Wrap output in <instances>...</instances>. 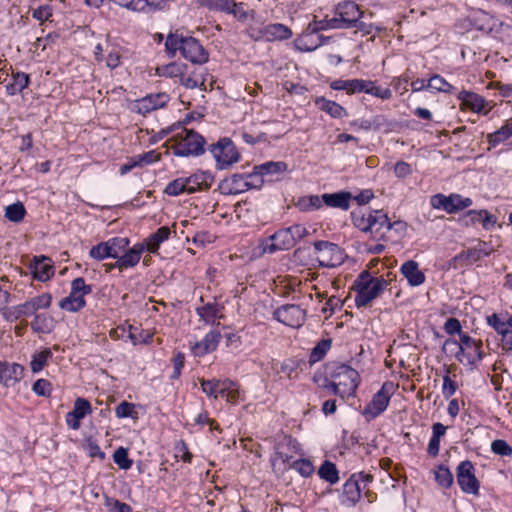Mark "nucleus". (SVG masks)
Segmentation results:
<instances>
[{"mask_svg":"<svg viewBox=\"0 0 512 512\" xmlns=\"http://www.w3.org/2000/svg\"><path fill=\"white\" fill-rule=\"evenodd\" d=\"M387 286L388 281L383 277H373L368 271H362L353 283V289L356 291V307L361 308L369 305Z\"/></svg>","mask_w":512,"mask_h":512,"instance_id":"1","label":"nucleus"},{"mask_svg":"<svg viewBox=\"0 0 512 512\" xmlns=\"http://www.w3.org/2000/svg\"><path fill=\"white\" fill-rule=\"evenodd\" d=\"M362 17L363 13L355 2L344 1L337 5L335 16L331 19H325V26H320V28L349 29L354 27L355 23Z\"/></svg>","mask_w":512,"mask_h":512,"instance_id":"2","label":"nucleus"},{"mask_svg":"<svg viewBox=\"0 0 512 512\" xmlns=\"http://www.w3.org/2000/svg\"><path fill=\"white\" fill-rule=\"evenodd\" d=\"M264 180L257 175L250 174H233L229 178L221 181L219 189L225 195H235L248 191L249 189L261 188Z\"/></svg>","mask_w":512,"mask_h":512,"instance_id":"3","label":"nucleus"},{"mask_svg":"<svg viewBox=\"0 0 512 512\" xmlns=\"http://www.w3.org/2000/svg\"><path fill=\"white\" fill-rule=\"evenodd\" d=\"M330 378H334L347 398L354 397L360 384V375L347 364H337L330 372ZM339 391V389H337Z\"/></svg>","mask_w":512,"mask_h":512,"instance_id":"4","label":"nucleus"},{"mask_svg":"<svg viewBox=\"0 0 512 512\" xmlns=\"http://www.w3.org/2000/svg\"><path fill=\"white\" fill-rule=\"evenodd\" d=\"M90 293H92V286L87 285L82 277L75 278L71 282L69 295L60 300L59 307L62 310L76 313L85 307L84 297Z\"/></svg>","mask_w":512,"mask_h":512,"instance_id":"5","label":"nucleus"},{"mask_svg":"<svg viewBox=\"0 0 512 512\" xmlns=\"http://www.w3.org/2000/svg\"><path fill=\"white\" fill-rule=\"evenodd\" d=\"M208 150L216 161L217 169L220 170L226 169L240 160L239 152L233 141L228 137L221 138L217 143L211 144Z\"/></svg>","mask_w":512,"mask_h":512,"instance_id":"6","label":"nucleus"},{"mask_svg":"<svg viewBox=\"0 0 512 512\" xmlns=\"http://www.w3.org/2000/svg\"><path fill=\"white\" fill-rule=\"evenodd\" d=\"M396 385L392 381H385L380 390L375 393L371 401L365 406L362 414L369 421L380 416L388 407Z\"/></svg>","mask_w":512,"mask_h":512,"instance_id":"7","label":"nucleus"},{"mask_svg":"<svg viewBox=\"0 0 512 512\" xmlns=\"http://www.w3.org/2000/svg\"><path fill=\"white\" fill-rule=\"evenodd\" d=\"M184 136L173 147V154L180 157L200 156L205 152V138L194 130H183Z\"/></svg>","mask_w":512,"mask_h":512,"instance_id":"8","label":"nucleus"},{"mask_svg":"<svg viewBox=\"0 0 512 512\" xmlns=\"http://www.w3.org/2000/svg\"><path fill=\"white\" fill-rule=\"evenodd\" d=\"M373 481V476L363 472L352 474L343 485L341 503L355 506L360 500L361 492Z\"/></svg>","mask_w":512,"mask_h":512,"instance_id":"9","label":"nucleus"},{"mask_svg":"<svg viewBox=\"0 0 512 512\" xmlns=\"http://www.w3.org/2000/svg\"><path fill=\"white\" fill-rule=\"evenodd\" d=\"M313 247L320 267L334 268L344 261V252L336 243L319 240L313 243Z\"/></svg>","mask_w":512,"mask_h":512,"instance_id":"10","label":"nucleus"},{"mask_svg":"<svg viewBox=\"0 0 512 512\" xmlns=\"http://www.w3.org/2000/svg\"><path fill=\"white\" fill-rule=\"evenodd\" d=\"M456 479L463 493L479 495L480 482L475 475V467L470 460H464L458 464Z\"/></svg>","mask_w":512,"mask_h":512,"instance_id":"11","label":"nucleus"},{"mask_svg":"<svg viewBox=\"0 0 512 512\" xmlns=\"http://www.w3.org/2000/svg\"><path fill=\"white\" fill-rule=\"evenodd\" d=\"M320 26H325L324 20L309 24L304 33L295 40V48L301 52H312L324 44V37L318 32L326 28Z\"/></svg>","mask_w":512,"mask_h":512,"instance_id":"12","label":"nucleus"},{"mask_svg":"<svg viewBox=\"0 0 512 512\" xmlns=\"http://www.w3.org/2000/svg\"><path fill=\"white\" fill-rule=\"evenodd\" d=\"M498 218L487 209L468 210L458 218V222L463 227H473L481 224L486 231L492 230L497 224Z\"/></svg>","mask_w":512,"mask_h":512,"instance_id":"13","label":"nucleus"},{"mask_svg":"<svg viewBox=\"0 0 512 512\" xmlns=\"http://www.w3.org/2000/svg\"><path fill=\"white\" fill-rule=\"evenodd\" d=\"M273 316L284 325L299 328L306 320V310L302 309L299 305L285 304L277 308Z\"/></svg>","mask_w":512,"mask_h":512,"instance_id":"14","label":"nucleus"},{"mask_svg":"<svg viewBox=\"0 0 512 512\" xmlns=\"http://www.w3.org/2000/svg\"><path fill=\"white\" fill-rule=\"evenodd\" d=\"M370 222H371V230L369 233L373 236L374 239H383L385 233L392 230L395 226H399L401 229L405 227V222L403 221H395L390 222L386 213L383 210H373L370 211Z\"/></svg>","mask_w":512,"mask_h":512,"instance_id":"15","label":"nucleus"},{"mask_svg":"<svg viewBox=\"0 0 512 512\" xmlns=\"http://www.w3.org/2000/svg\"><path fill=\"white\" fill-rule=\"evenodd\" d=\"M181 55L193 64H204L209 59V54L198 39L186 36L182 46Z\"/></svg>","mask_w":512,"mask_h":512,"instance_id":"16","label":"nucleus"},{"mask_svg":"<svg viewBox=\"0 0 512 512\" xmlns=\"http://www.w3.org/2000/svg\"><path fill=\"white\" fill-rule=\"evenodd\" d=\"M169 100L170 97L166 93L148 94L136 100L133 109L139 114L146 115L154 110L163 108Z\"/></svg>","mask_w":512,"mask_h":512,"instance_id":"17","label":"nucleus"},{"mask_svg":"<svg viewBox=\"0 0 512 512\" xmlns=\"http://www.w3.org/2000/svg\"><path fill=\"white\" fill-rule=\"evenodd\" d=\"M52 302V295L50 293H43L35 296L26 302L16 306V315L18 316H31L35 315L40 309H47Z\"/></svg>","mask_w":512,"mask_h":512,"instance_id":"18","label":"nucleus"},{"mask_svg":"<svg viewBox=\"0 0 512 512\" xmlns=\"http://www.w3.org/2000/svg\"><path fill=\"white\" fill-rule=\"evenodd\" d=\"M92 407L90 402L85 398H77L74 402L73 410L66 414L65 420L69 428L78 430L80 421L88 414H91Z\"/></svg>","mask_w":512,"mask_h":512,"instance_id":"19","label":"nucleus"},{"mask_svg":"<svg viewBox=\"0 0 512 512\" xmlns=\"http://www.w3.org/2000/svg\"><path fill=\"white\" fill-rule=\"evenodd\" d=\"M23 373L24 368L22 365L0 360V384L3 386H14L22 379Z\"/></svg>","mask_w":512,"mask_h":512,"instance_id":"20","label":"nucleus"},{"mask_svg":"<svg viewBox=\"0 0 512 512\" xmlns=\"http://www.w3.org/2000/svg\"><path fill=\"white\" fill-rule=\"evenodd\" d=\"M291 29L282 23H272L264 26L255 39H265L266 41H283L292 37Z\"/></svg>","mask_w":512,"mask_h":512,"instance_id":"21","label":"nucleus"},{"mask_svg":"<svg viewBox=\"0 0 512 512\" xmlns=\"http://www.w3.org/2000/svg\"><path fill=\"white\" fill-rule=\"evenodd\" d=\"M484 257H486V252L481 250L477 245L455 255L449 261V266L455 269L458 267L469 266L480 261Z\"/></svg>","mask_w":512,"mask_h":512,"instance_id":"22","label":"nucleus"},{"mask_svg":"<svg viewBox=\"0 0 512 512\" xmlns=\"http://www.w3.org/2000/svg\"><path fill=\"white\" fill-rule=\"evenodd\" d=\"M268 241L271 243L264 246V251L270 254L276 251H287L294 247L287 228L277 230L268 238Z\"/></svg>","mask_w":512,"mask_h":512,"instance_id":"23","label":"nucleus"},{"mask_svg":"<svg viewBox=\"0 0 512 512\" xmlns=\"http://www.w3.org/2000/svg\"><path fill=\"white\" fill-rule=\"evenodd\" d=\"M352 198V193L344 190L335 193L322 194L323 205L331 208L341 209L343 211L350 209Z\"/></svg>","mask_w":512,"mask_h":512,"instance_id":"24","label":"nucleus"},{"mask_svg":"<svg viewBox=\"0 0 512 512\" xmlns=\"http://www.w3.org/2000/svg\"><path fill=\"white\" fill-rule=\"evenodd\" d=\"M171 235V229L168 226H161L154 233L150 234L143 242H139L143 245L144 251L156 254L163 242L169 239Z\"/></svg>","mask_w":512,"mask_h":512,"instance_id":"25","label":"nucleus"},{"mask_svg":"<svg viewBox=\"0 0 512 512\" xmlns=\"http://www.w3.org/2000/svg\"><path fill=\"white\" fill-rule=\"evenodd\" d=\"M221 339V333L217 330L208 332L205 337L192 347L195 356H204L215 351Z\"/></svg>","mask_w":512,"mask_h":512,"instance_id":"26","label":"nucleus"},{"mask_svg":"<svg viewBox=\"0 0 512 512\" xmlns=\"http://www.w3.org/2000/svg\"><path fill=\"white\" fill-rule=\"evenodd\" d=\"M458 99L461 101V106H464L473 112L484 114L488 113V111H485L487 102L484 97L480 96L479 94L462 90L458 94Z\"/></svg>","mask_w":512,"mask_h":512,"instance_id":"27","label":"nucleus"},{"mask_svg":"<svg viewBox=\"0 0 512 512\" xmlns=\"http://www.w3.org/2000/svg\"><path fill=\"white\" fill-rule=\"evenodd\" d=\"M143 252V245L136 243L132 248L128 249L123 255L119 256L114 265H116L120 271L134 267L139 263Z\"/></svg>","mask_w":512,"mask_h":512,"instance_id":"28","label":"nucleus"},{"mask_svg":"<svg viewBox=\"0 0 512 512\" xmlns=\"http://www.w3.org/2000/svg\"><path fill=\"white\" fill-rule=\"evenodd\" d=\"M400 271L407 279L410 286H420L425 282L426 277L424 273L419 270V265L414 260L404 262L400 267Z\"/></svg>","mask_w":512,"mask_h":512,"instance_id":"29","label":"nucleus"},{"mask_svg":"<svg viewBox=\"0 0 512 512\" xmlns=\"http://www.w3.org/2000/svg\"><path fill=\"white\" fill-rule=\"evenodd\" d=\"M224 306L216 302H208L200 307L196 308V313L200 320L206 324L213 325L217 319L223 317L222 311Z\"/></svg>","mask_w":512,"mask_h":512,"instance_id":"30","label":"nucleus"},{"mask_svg":"<svg viewBox=\"0 0 512 512\" xmlns=\"http://www.w3.org/2000/svg\"><path fill=\"white\" fill-rule=\"evenodd\" d=\"M49 258L45 256L34 257L33 262L30 265L32 273L35 279L45 282L54 275V268L51 264L47 263Z\"/></svg>","mask_w":512,"mask_h":512,"instance_id":"31","label":"nucleus"},{"mask_svg":"<svg viewBox=\"0 0 512 512\" xmlns=\"http://www.w3.org/2000/svg\"><path fill=\"white\" fill-rule=\"evenodd\" d=\"M287 170L288 165L284 161H268L254 166L252 174L263 180L264 176L282 174Z\"/></svg>","mask_w":512,"mask_h":512,"instance_id":"32","label":"nucleus"},{"mask_svg":"<svg viewBox=\"0 0 512 512\" xmlns=\"http://www.w3.org/2000/svg\"><path fill=\"white\" fill-rule=\"evenodd\" d=\"M315 104L321 111L326 112L332 118L340 119L347 115V111L343 106L324 97L317 98Z\"/></svg>","mask_w":512,"mask_h":512,"instance_id":"33","label":"nucleus"},{"mask_svg":"<svg viewBox=\"0 0 512 512\" xmlns=\"http://www.w3.org/2000/svg\"><path fill=\"white\" fill-rule=\"evenodd\" d=\"M296 208L301 212L320 210L323 206L322 195H304L295 202Z\"/></svg>","mask_w":512,"mask_h":512,"instance_id":"34","label":"nucleus"},{"mask_svg":"<svg viewBox=\"0 0 512 512\" xmlns=\"http://www.w3.org/2000/svg\"><path fill=\"white\" fill-rule=\"evenodd\" d=\"M512 136V118L505 121L503 126L487 135V142L491 147H496Z\"/></svg>","mask_w":512,"mask_h":512,"instance_id":"35","label":"nucleus"},{"mask_svg":"<svg viewBox=\"0 0 512 512\" xmlns=\"http://www.w3.org/2000/svg\"><path fill=\"white\" fill-rule=\"evenodd\" d=\"M30 84V76L24 72H16L12 74V83L6 86L8 95L13 96L21 93Z\"/></svg>","mask_w":512,"mask_h":512,"instance_id":"36","label":"nucleus"},{"mask_svg":"<svg viewBox=\"0 0 512 512\" xmlns=\"http://www.w3.org/2000/svg\"><path fill=\"white\" fill-rule=\"evenodd\" d=\"M460 344H462L465 349H468L473 352L475 355L474 357L481 361L484 358V352L482 351V341L481 340H475L471 336H469L467 333L460 334Z\"/></svg>","mask_w":512,"mask_h":512,"instance_id":"37","label":"nucleus"},{"mask_svg":"<svg viewBox=\"0 0 512 512\" xmlns=\"http://www.w3.org/2000/svg\"><path fill=\"white\" fill-rule=\"evenodd\" d=\"M351 219L353 225L362 232L371 230L370 211L366 213L363 209L354 210L351 212Z\"/></svg>","mask_w":512,"mask_h":512,"instance_id":"38","label":"nucleus"},{"mask_svg":"<svg viewBox=\"0 0 512 512\" xmlns=\"http://www.w3.org/2000/svg\"><path fill=\"white\" fill-rule=\"evenodd\" d=\"M331 343V339H322L321 341H319L310 352L308 360L309 364L313 365L321 361L331 348Z\"/></svg>","mask_w":512,"mask_h":512,"instance_id":"39","label":"nucleus"},{"mask_svg":"<svg viewBox=\"0 0 512 512\" xmlns=\"http://www.w3.org/2000/svg\"><path fill=\"white\" fill-rule=\"evenodd\" d=\"M318 475L321 479H324L330 484H335L339 481V474L336 465L328 460L324 461L320 466Z\"/></svg>","mask_w":512,"mask_h":512,"instance_id":"40","label":"nucleus"},{"mask_svg":"<svg viewBox=\"0 0 512 512\" xmlns=\"http://www.w3.org/2000/svg\"><path fill=\"white\" fill-rule=\"evenodd\" d=\"M52 351L49 348L42 350L39 353L32 355L30 367L33 373H38L43 370L47 361L52 358Z\"/></svg>","mask_w":512,"mask_h":512,"instance_id":"41","label":"nucleus"},{"mask_svg":"<svg viewBox=\"0 0 512 512\" xmlns=\"http://www.w3.org/2000/svg\"><path fill=\"white\" fill-rule=\"evenodd\" d=\"M52 318L47 314H35L30 326L34 332L49 333L51 331Z\"/></svg>","mask_w":512,"mask_h":512,"instance_id":"42","label":"nucleus"},{"mask_svg":"<svg viewBox=\"0 0 512 512\" xmlns=\"http://www.w3.org/2000/svg\"><path fill=\"white\" fill-rule=\"evenodd\" d=\"M26 215V209L22 202L10 204L5 209V217L14 223L21 222Z\"/></svg>","mask_w":512,"mask_h":512,"instance_id":"43","label":"nucleus"},{"mask_svg":"<svg viewBox=\"0 0 512 512\" xmlns=\"http://www.w3.org/2000/svg\"><path fill=\"white\" fill-rule=\"evenodd\" d=\"M185 37L177 33H170L165 41L166 52L170 57H175L177 51L182 52V46Z\"/></svg>","mask_w":512,"mask_h":512,"instance_id":"44","label":"nucleus"},{"mask_svg":"<svg viewBox=\"0 0 512 512\" xmlns=\"http://www.w3.org/2000/svg\"><path fill=\"white\" fill-rule=\"evenodd\" d=\"M435 480L442 488H450L454 478L449 468L443 464L439 465L435 470Z\"/></svg>","mask_w":512,"mask_h":512,"instance_id":"45","label":"nucleus"},{"mask_svg":"<svg viewBox=\"0 0 512 512\" xmlns=\"http://www.w3.org/2000/svg\"><path fill=\"white\" fill-rule=\"evenodd\" d=\"M201 5L211 11L228 13L235 6L234 0H201Z\"/></svg>","mask_w":512,"mask_h":512,"instance_id":"46","label":"nucleus"},{"mask_svg":"<svg viewBox=\"0 0 512 512\" xmlns=\"http://www.w3.org/2000/svg\"><path fill=\"white\" fill-rule=\"evenodd\" d=\"M427 88L444 93H452L455 89L453 85L448 83L442 76L438 74H434L429 78Z\"/></svg>","mask_w":512,"mask_h":512,"instance_id":"47","label":"nucleus"},{"mask_svg":"<svg viewBox=\"0 0 512 512\" xmlns=\"http://www.w3.org/2000/svg\"><path fill=\"white\" fill-rule=\"evenodd\" d=\"M449 345H454L458 348V351L456 352L455 357L459 362H463L464 361L463 358H466L467 364L470 366H475L476 363L478 362V360L472 355V353H470V352L465 353V350H466L465 347L462 344H460L457 340L447 339L444 343V346H449Z\"/></svg>","mask_w":512,"mask_h":512,"instance_id":"48","label":"nucleus"},{"mask_svg":"<svg viewBox=\"0 0 512 512\" xmlns=\"http://www.w3.org/2000/svg\"><path fill=\"white\" fill-rule=\"evenodd\" d=\"M112 258L117 259L120 253L124 252L130 244L127 237H114L107 240Z\"/></svg>","mask_w":512,"mask_h":512,"instance_id":"49","label":"nucleus"},{"mask_svg":"<svg viewBox=\"0 0 512 512\" xmlns=\"http://www.w3.org/2000/svg\"><path fill=\"white\" fill-rule=\"evenodd\" d=\"M289 468L296 470L303 477H309L314 472V466L312 462L304 458L292 461L291 465H289Z\"/></svg>","mask_w":512,"mask_h":512,"instance_id":"50","label":"nucleus"},{"mask_svg":"<svg viewBox=\"0 0 512 512\" xmlns=\"http://www.w3.org/2000/svg\"><path fill=\"white\" fill-rule=\"evenodd\" d=\"M136 406L135 404L127 401H122L116 408H115V414L117 418H138V413L135 410Z\"/></svg>","mask_w":512,"mask_h":512,"instance_id":"51","label":"nucleus"},{"mask_svg":"<svg viewBox=\"0 0 512 512\" xmlns=\"http://www.w3.org/2000/svg\"><path fill=\"white\" fill-rule=\"evenodd\" d=\"M201 384V390L203 393L207 395V397L211 399H217L218 398V391L221 385V380H200Z\"/></svg>","mask_w":512,"mask_h":512,"instance_id":"52","label":"nucleus"},{"mask_svg":"<svg viewBox=\"0 0 512 512\" xmlns=\"http://www.w3.org/2000/svg\"><path fill=\"white\" fill-rule=\"evenodd\" d=\"M114 462L119 468L128 470L132 467L133 461L128 457V451L124 447H119L113 454Z\"/></svg>","mask_w":512,"mask_h":512,"instance_id":"53","label":"nucleus"},{"mask_svg":"<svg viewBox=\"0 0 512 512\" xmlns=\"http://www.w3.org/2000/svg\"><path fill=\"white\" fill-rule=\"evenodd\" d=\"M357 80L358 79H337L330 83V88L333 90H345L348 94H355L357 93Z\"/></svg>","mask_w":512,"mask_h":512,"instance_id":"54","label":"nucleus"},{"mask_svg":"<svg viewBox=\"0 0 512 512\" xmlns=\"http://www.w3.org/2000/svg\"><path fill=\"white\" fill-rule=\"evenodd\" d=\"M89 255L91 258L98 261L104 260L106 258H112V254L110 253L107 241L100 242L99 244L93 246L89 251Z\"/></svg>","mask_w":512,"mask_h":512,"instance_id":"55","label":"nucleus"},{"mask_svg":"<svg viewBox=\"0 0 512 512\" xmlns=\"http://www.w3.org/2000/svg\"><path fill=\"white\" fill-rule=\"evenodd\" d=\"M289 234H290V239L293 243V245L295 246L300 240H302L303 238H305L306 236L309 235V231L307 230V228L303 225V224H293L289 227H286Z\"/></svg>","mask_w":512,"mask_h":512,"instance_id":"56","label":"nucleus"},{"mask_svg":"<svg viewBox=\"0 0 512 512\" xmlns=\"http://www.w3.org/2000/svg\"><path fill=\"white\" fill-rule=\"evenodd\" d=\"M164 193L169 196H178L182 193H186V187L183 177L177 178L169 182L164 189Z\"/></svg>","mask_w":512,"mask_h":512,"instance_id":"57","label":"nucleus"},{"mask_svg":"<svg viewBox=\"0 0 512 512\" xmlns=\"http://www.w3.org/2000/svg\"><path fill=\"white\" fill-rule=\"evenodd\" d=\"M32 391L41 397H50L52 393V384L47 379H38L32 386Z\"/></svg>","mask_w":512,"mask_h":512,"instance_id":"58","label":"nucleus"},{"mask_svg":"<svg viewBox=\"0 0 512 512\" xmlns=\"http://www.w3.org/2000/svg\"><path fill=\"white\" fill-rule=\"evenodd\" d=\"M491 451L499 456H512V447L502 439H496L491 443Z\"/></svg>","mask_w":512,"mask_h":512,"instance_id":"59","label":"nucleus"},{"mask_svg":"<svg viewBox=\"0 0 512 512\" xmlns=\"http://www.w3.org/2000/svg\"><path fill=\"white\" fill-rule=\"evenodd\" d=\"M170 0H142L139 12L162 10Z\"/></svg>","mask_w":512,"mask_h":512,"instance_id":"60","label":"nucleus"},{"mask_svg":"<svg viewBox=\"0 0 512 512\" xmlns=\"http://www.w3.org/2000/svg\"><path fill=\"white\" fill-rule=\"evenodd\" d=\"M449 370L443 376L442 394L446 399L452 397L458 389L457 383L449 376Z\"/></svg>","mask_w":512,"mask_h":512,"instance_id":"61","label":"nucleus"},{"mask_svg":"<svg viewBox=\"0 0 512 512\" xmlns=\"http://www.w3.org/2000/svg\"><path fill=\"white\" fill-rule=\"evenodd\" d=\"M181 84L186 88L194 89L196 87L204 86V79L202 75L193 73L192 75H181Z\"/></svg>","mask_w":512,"mask_h":512,"instance_id":"62","label":"nucleus"},{"mask_svg":"<svg viewBox=\"0 0 512 512\" xmlns=\"http://www.w3.org/2000/svg\"><path fill=\"white\" fill-rule=\"evenodd\" d=\"M227 14H232L237 20L244 22L249 16L253 18L254 11L252 10L251 12H248L244 9V4L242 2H235V6L231 7Z\"/></svg>","mask_w":512,"mask_h":512,"instance_id":"63","label":"nucleus"},{"mask_svg":"<svg viewBox=\"0 0 512 512\" xmlns=\"http://www.w3.org/2000/svg\"><path fill=\"white\" fill-rule=\"evenodd\" d=\"M430 204L434 209H443L449 214V195L436 194L430 199Z\"/></svg>","mask_w":512,"mask_h":512,"instance_id":"64","label":"nucleus"}]
</instances>
